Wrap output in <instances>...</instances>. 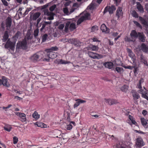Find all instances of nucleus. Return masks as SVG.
I'll return each mask as SVG.
<instances>
[{
  "label": "nucleus",
  "instance_id": "f257e3e1",
  "mask_svg": "<svg viewBox=\"0 0 148 148\" xmlns=\"http://www.w3.org/2000/svg\"><path fill=\"white\" fill-rule=\"evenodd\" d=\"M130 36L131 38L133 39L132 41L135 40L138 36L139 40L142 42L145 41V36L143 33H138V34L137 32L134 30H133L130 33Z\"/></svg>",
  "mask_w": 148,
  "mask_h": 148
},
{
  "label": "nucleus",
  "instance_id": "f03ea898",
  "mask_svg": "<svg viewBox=\"0 0 148 148\" xmlns=\"http://www.w3.org/2000/svg\"><path fill=\"white\" fill-rule=\"evenodd\" d=\"M90 19V15L86 11L84 12L81 15V17L79 18L77 22V24L79 25L82 22L86 20H89Z\"/></svg>",
  "mask_w": 148,
  "mask_h": 148
},
{
  "label": "nucleus",
  "instance_id": "7ed1b4c3",
  "mask_svg": "<svg viewBox=\"0 0 148 148\" xmlns=\"http://www.w3.org/2000/svg\"><path fill=\"white\" fill-rule=\"evenodd\" d=\"M57 56V53L53 52H47L46 55L45 56V57L43 59L44 61H46L48 62L49 61L50 59L54 58Z\"/></svg>",
  "mask_w": 148,
  "mask_h": 148
},
{
  "label": "nucleus",
  "instance_id": "20e7f679",
  "mask_svg": "<svg viewBox=\"0 0 148 148\" xmlns=\"http://www.w3.org/2000/svg\"><path fill=\"white\" fill-rule=\"evenodd\" d=\"M69 28L71 31L73 30L76 28L75 23H71V22L69 21H67L65 27V31L66 32H67Z\"/></svg>",
  "mask_w": 148,
  "mask_h": 148
},
{
  "label": "nucleus",
  "instance_id": "39448f33",
  "mask_svg": "<svg viewBox=\"0 0 148 148\" xmlns=\"http://www.w3.org/2000/svg\"><path fill=\"white\" fill-rule=\"evenodd\" d=\"M31 9L32 8H20L18 10V12L20 14V16H23L27 14Z\"/></svg>",
  "mask_w": 148,
  "mask_h": 148
},
{
  "label": "nucleus",
  "instance_id": "423d86ee",
  "mask_svg": "<svg viewBox=\"0 0 148 148\" xmlns=\"http://www.w3.org/2000/svg\"><path fill=\"white\" fill-rule=\"evenodd\" d=\"M27 42L26 38H25L22 41H19L18 42L17 44L16 47V50L17 51L18 49H24L26 47Z\"/></svg>",
  "mask_w": 148,
  "mask_h": 148
},
{
  "label": "nucleus",
  "instance_id": "0eeeda50",
  "mask_svg": "<svg viewBox=\"0 0 148 148\" xmlns=\"http://www.w3.org/2000/svg\"><path fill=\"white\" fill-rule=\"evenodd\" d=\"M43 12L44 15L49 16L46 18L47 20H51L53 19V16L54 15V13L51 11L49 12L48 9L43 10Z\"/></svg>",
  "mask_w": 148,
  "mask_h": 148
},
{
  "label": "nucleus",
  "instance_id": "6e6552de",
  "mask_svg": "<svg viewBox=\"0 0 148 148\" xmlns=\"http://www.w3.org/2000/svg\"><path fill=\"white\" fill-rule=\"evenodd\" d=\"M144 145V143L142 138H138L136 140L135 147L136 148H140Z\"/></svg>",
  "mask_w": 148,
  "mask_h": 148
},
{
  "label": "nucleus",
  "instance_id": "1a4fd4ad",
  "mask_svg": "<svg viewBox=\"0 0 148 148\" xmlns=\"http://www.w3.org/2000/svg\"><path fill=\"white\" fill-rule=\"evenodd\" d=\"M14 44L13 42H11L8 40L5 45V48L10 49L12 51H14Z\"/></svg>",
  "mask_w": 148,
  "mask_h": 148
},
{
  "label": "nucleus",
  "instance_id": "9d476101",
  "mask_svg": "<svg viewBox=\"0 0 148 148\" xmlns=\"http://www.w3.org/2000/svg\"><path fill=\"white\" fill-rule=\"evenodd\" d=\"M88 54L90 57L93 59H99L102 57L101 55L91 51L88 52Z\"/></svg>",
  "mask_w": 148,
  "mask_h": 148
},
{
  "label": "nucleus",
  "instance_id": "9b49d317",
  "mask_svg": "<svg viewBox=\"0 0 148 148\" xmlns=\"http://www.w3.org/2000/svg\"><path fill=\"white\" fill-rule=\"evenodd\" d=\"M75 8H72L69 10L67 7L63 8V10L64 13L66 15H69L72 13L75 10Z\"/></svg>",
  "mask_w": 148,
  "mask_h": 148
},
{
  "label": "nucleus",
  "instance_id": "f8f14e48",
  "mask_svg": "<svg viewBox=\"0 0 148 148\" xmlns=\"http://www.w3.org/2000/svg\"><path fill=\"white\" fill-rule=\"evenodd\" d=\"M116 9V8L115 7V6L113 5H112L111 7H107L105 8L103 12L104 13H105L107 11H108L110 14H112L113 12Z\"/></svg>",
  "mask_w": 148,
  "mask_h": 148
},
{
  "label": "nucleus",
  "instance_id": "ddd939ff",
  "mask_svg": "<svg viewBox=\"0 0 148 148\" xmlns=\"http://www.w3.org/2000/svg\"><path fill=\"white\" fill-rule=\"evenodd\" d=\"M15 113L17 116L20 117V119L22 122H25L26 121V115L25 114L19 112H16Z\"/></svg>",
  "mask_w": 148,
  "mask_h": 148
},
{
  "label": "nucleus",
  "instance_id": "4468645a",
  "mask_svg": "<svg viewBox=\"0 0 148 148\" xmlns=\"http://www.w3.org/2000/svg\"><path fill=\"white\" fill-rule=\"evenodd\" d=\"M76 101V103L74 104L73 107L74 108L77 107L79 106L80 103H84L86 102V101L82 100L80 99H77L75 100Z\"/></svg>",
  "mask_w": 148,
  "mask_h": 148
},
{
  "label": "nucleus",
  "instance_id": "2eb2a0df",
  "mask_svg": "<svg viewBox=\"0 0 148 148\" xmlns=\"http://www.w3.org/2000/svg\"><path fill=\"white\" fill-rule=\"evenodd\" d=\"M70 42L74 45L76 46H79L82 45L81 42H80L79 40L75 39H72L70 40Z\"/></svg>",
  "mask_w": 148,
  "mask_h": 148
},
{
  "label": "nucleus",
  "instance_id": "dca6fc26",
  "mask_svg": "<svg viewBox=\"0 0 148 148\" xmlns=\"http://www.w3.org/2000/svg\"><path fill=\"white\" fill-rule=\"evenodd\" d=\"M127 52L128 53L129 56L131 58L133 63H134L135 60V57L134 54L132 52L131 50L129 49H127Z\"/></svg>",
  "mask_w": 148,
  "mask_h": 148
},
{
  "label": "nucleus",
  "instance_id": "f3484780",
  "mask_svg": "<svg viewBox=\"0 0 148 148\" xmlns=\"http://www.w3.org/2000/svg\"><path fill=\"white\" fill-rule=\"evenodd\" d=\"M132 95L133 97V99L135 102H136V100L138 99L140 97L138 94L134 90H132Z\"/></svg>",
  "mask_w": 148,
  "mask_h": 148
},
{
  "label": "nucleus",
  "instance_id": "a211bd4d",
  "mask_svg": "<svg viewBox=\"0 0 148 148\" xmlns=\"http://www.w3.org/2000/svg\"><path fill=\"white\" fill-rule=\"evenodd\" d=\"M12 21V19L10 17H8L6 21V25L7 29L9 30L11 26Z\"/></svg>",
  "mask_w": 148,
  "mask_h": 148
},
{
  "label": "nucleus",
  "instance_id": "6ab92c4d",
  "mask_svg": "<svg viewBox=\"0 0 148 148\" xmlns=\"http://www.w3.org/2000/svg\"><path fill=\"white\" fill-rule=\"evenodd\" d=\"M127 122L130 125H132V124L136 125L137 123L133 117L130 115L129 116V119L127 120Z\"/></svg>",
  "mask_w": 148,
  "mask_h": 148
},
{
  "label": "nucleus",
  "instance_id": "aec40b11",
  "mask_svg": "<svg viewBox=\"0 0 148 148\" xmlns=\"http://www.w3.org/2000/svg\"><path fill=\"white\" fill-rule=\"evenodd\" d=\"M39 58V56L37 53H35L31 56L30 59L32 61L36 62L38 60Z\"/></svg>",
  "mask_w": 148,
  "mask_h": 148
},
{
  "label": "nucleus",
  "instance_id": "412c9836",
  "mask_svg": "<svg viewBox=\"0 0 148 148\" xmlns=\"http://www.w3.org/2000/svg\"><path fill=\"white\" fill-rule=\"evenodd\" d=\"M87 48L88 50L93 51H97L99 49V47L97 46L92 45H90Z\"/></svg>",
  "mask_w": 148,
  "mask_h": 148
},
{
  "label": "nucleus",
  "instance_id": "4be33fe9",
  "mask_svg": "<svg viewBox=\"0 0 148 148\" xmlns=\"http://www.w3.org/2000/svg\"><path fill=\"white\" fill-rule=\"evenodd\" d=\"M101 29L102 32H104L106 33L109 32V29L106 27L104 24H103L101 25Z\"/></svg>",
  "mask_w": 148,
  "mask_h": 148
},
{
  "label": "nucleus",
  "instance_id": "5701e85b",
  "mask_svg": "<svg viewBox=\"0 0 148 148\" xmlns=\"http://www.w3.org/2000/svg\"><path fill=\"white\" fill-rule=\"evenodd\" d=\"M123 13L122 11V8L121 7H119L118 8L116 13V15L117 16L118 18L122 16Z\"/></svg>",
  "mask_w": 148,
  "mask_h": 148
},
{
  "label": "nucleus",
  "instance_id": "b1692460",
  "mask_svg": "<svg viewBox=\"0 0 148 148\" xmlns=\"http://www.w3.org/2000/svg\"><path fill=\"white\" fill-rule=\"evenodd\" d=\"M2 84L4 86L8 87L10 86V84L8 82V80L7 78L4 77H3L2 79Z\"/></svg>",
  "mask_w": 148,
  "mask_h": 148
},
{
  "label": "nucleus",
  "instance_id": "393cba45",
  "mask_svg": "<svg viewBox=\"0 0 148 148\" xmlns=\"http://www.w3.org/2000/svg\"><path fill=\"white\" fill-rule=\"evenodd\" d=\"M139 19L140 21L142 24L144 25V27L146 28V29H148V24L147 22L141 17H139Z\"/></svg>",
  "mask_w": 148,
  "mask_h": 148
},
{
  "label": "nucleus",
  "instance_id": "a878e982",
  "mask_svg": "<svg viewBox=\"0 0 148 148\" xmlns=\"http://www.w3.org/2000/svg\"><path fill=\"white\" fill-rule=\"evenodd\" d=\"M104 65L106 67L109 69H112L113 66V63L110 62H106L104 64Z\"/></svg>",
  "mask_w": 148,
  "mask_h": 148
},
{
  "label": "nucleus",
  "instance_id": "bb28decb",
  "mask_svg": "<svg viewBox=\"0 0 148 148\" xmlns=\"http://www.w3.org/2000/svg\"><path fill=\"white\" fill-rule=\"evenodd\" d=\"M140 60L141 62L143 63L146 66H148L147 61L145 60L144 57L142 55H141L140 56Z\"/></svg>",
  "mask_w": 148,
  "mask_h": 148
},
{
  "label": "nucleus",
  "instance_id": "cd10ccee",
  "mask_svg": "<svg viewBox=\"0 0 148 148\" xmlns=\"http://www.w3.org/2000/svg\"><path fill=\"white\" fill-rule=\"evenodd\" d=\"M141 49L145 52H147L148 51V47L144 43L142 44Z\"/></svg>",
  "mask_w": 148,
  "mask_h": 148
},
{
  "label": "nucleus",
  "instance_id": "c85d7f7f",
  "mask_svg": "<svg viewBox=\"0 0 148 148\" xmlns=\"http://www.w3.org/2000/svg\"><path fill=\"white\" fill-rule=\"evenodd\" d=\"M137 8L138 11L141 13H143L144 10L141 5L138 2L137 3Z\"/></svg>",
  "mask_w": 148,
  "mask_h": 148
},
{
  "label": "nucleus",
  "instance_id": "c756f323",
  "mask_svg": "<svg viewBox=\"0 0 148 148\" xmlns=\"http://www.w3.org/2000/svg\"><path fill=\"white\" fill-rule=\"evenodd\" d=\"M32 116L35 119L38 120L40 118V115L37 112L35 111L33 114Z\"/></svg>",
  "mask_w": 148,
  "mask_h": 148
},
{
  "label": "nucleus",
  "instance_id": "7c9ffc66",
  "mask_svg": "<svg viewBox=\"0 0 148 148\" xmlns=\"http://www.w3.org/2000/svg\"><path fill=\"white\" fill-rule=\"evenodd\" d=\"M51 5L50 6H50V8H49V10L50 11L52 12L56 8V4H53L52 3V2H51Z\"/></svg>",
  "mask_w": 148,
  "mask_h": 148
},
{
  "label": "nucleus",
  "instance_id": "2f4dec72",
  "mask_svg": "<svg viewBox=\"0 0 148 148\" xmlns=\"http://www.w3.org/2000/svg\"><path fill=\"white\" fill-rule=\"evenodd\" d=\"M117 23V22L116 21L113 20L111 21V24H110V27L112 28H113V29L116 26V25Z\"/></svg>",
  "mask_w": 148,
  "mask_h": 148
},
{
  "label": "nucleus",
  "instance_id": "473e14b6",
  "mask_svg": "<svg viewBox=\"0 0 148 148\" xmlns=\"http://www.w3.org/2000/svg\"><path fill=\"white\" fill-rule=\"evenodd\" d=\"M57 49L58 48L56 47H52L49 49H46L45 51L47 52H53V51H56Z\"/></svg>",
  "mask_w": 148,
  "mask_h": 148
},
{
  "label": "nucleus",
  "instance_id": "72a5a7b5",
  "mask_svg": "<svg viewBox=\"0 0 148 148\" xmlns=\"http://www.w3.org/2000/svg\"><path fill=\"white\" fill-rule=\"evenodd\" d=\"M41 14L39 12H37L34 13L33 15V18L34 20H36L40 16Z\"/></svg>",
  "mask_w": 148,
  "mask_h": 148
},
{
  "label": "nucleus",
  "instance_id": "f704fd0d",
  "mask_svg": "<svg viewBox=\"0 0 148 148\" xmlns=\"http://www.w3.org/2000/svg\"><path fill=\"white\" fill-rule=\"evenodd\" d=\"M141 121L142 125L145 127H147V122L146 119L143 118L141 119Z\"/></svg>",
  "mask_w": 148,
  "mask_h": 148
},
{
  "label": "nucleus",
  "instance_id": "c9c22d12",
  "mask_svg": "<svg viewBox=\"0 0 148 148\" xmlns=\"http://www.w3.org/2000/svg\"><path fill=\"white\" fill-rule=\"evenodd\" d=\"M128 88V86L126 85H124L122 86L121 88V90L123 92H126Z\"/></svg>",
  "mask_w": 148,
  "mask_h": 148
},
{
  "label": "nucleus",
  "instance_id": "e433bc0d",
  "mask_svg": "<svg viewBox=\"0 0 148 148\" xmlns=\"http://www.w3.org/2000/svg\"><path fill=\"white\" fill-rule=\"evenodd\" d=\"M139 92L142 94V97L148 101V97L144 94L143 90L141 89L139 90Z\"/></svg>",
  "mask_w": 148,
  "mask_h": 148
},
{
  "label": "nucleus",
  "instance_id": "4c0bfd02",
  "mask_svg": "<svg viewBox=\"0 0 148 148\" xmlns=\"http://www.w3.org/2000/svg\"><path fill=\"white\" fill-rule=\"evenodd\" d=\"M144 79L143 78H141L139 82V84L137 85V86L138 88L139 89H141L142 88V84L144 82Z\"/></svg>",
  "mask_w": 148,
  "mask_h": 148
},
{
  "label": "nucleus",
  "instance_id": "58836bf2",
  "mask_svg": "<svg viewBox=\"0 0 148 148\" xmlns=\"http://www.w3.org/2000/svg\"><path fill=\"white\" fill-rule=\"evenodd\" d=\"M8 32L7 31H5V32L4 34L3 37V41H5L8 38Z\"/></svg>",
  "mask_w": 148,
  "mask_h": 148
},
{
  "label": "nucleus",
  "instance_id": "ea45409f",
  "mask_svg": "<svg viewBox=\"0 0 148 148\" xmlns=\"http://www.w3.org/2000/svg\"><path fill=\"white\" fill-rule=\"evenodd\" d=\"M4 130L8 132H10L12 129L11 126L9 125H6L4 127Z\"/></svg>",
  "mask_w": 148,
  "mask_h": 148
},
{
  "label": "nucleus",
  "instance_id": "a19ab883",
  "mask_svg": "<svg viewBox=\"0 0 148 148\" xmlns=\"http://www.w3.org/2000/svg\"><path fill=\"white\" fill-rule=\"evenodd\" d=\"M134 63V66H125V68L126 69H133V68H135L136 66V63L134 62V63Z\"/></svg>",
  "mask_w": 148,
  "mask_h": 148
},
{
  "label": "nucleus",
  "instance_id": "79ce46f5",
  "mask_svg": "<svg viewBox=\"0 0 148 148\" xmlns=\"http://www.w3.org/2000/svg\"><path fill=\"white\" fill-rule=\"evenodd\" d=\"M38 127L41 128H45L47 127L46 125L42 123H38Z\"/></svg>",
  "mask_w": 148,
  "mask_h": 148
},
{
  "label": "nucleus",
  "instance_id": "37998d69",
  "mask_svg": "<svg viewBox=\"0 0 148 148\" xmlns=\"http://www.w3.org/2000/svg\"><path fill=\"white\" fill-rule=\"evenodd\" d=\"M51 5V3H48L45 5L42 6L41 7V9H45Z\"/></svg>",
  "mask_w": 148,
  "mask_h": 148
},
{
  "label": "nucleus",
  "instance_id": "c03bdc74",
  "mask_svg": "<svg viewBox=\"0 0 148 148\" xmlns=\"http://www.w3.org/2000/svg\"><path fill=\"white\" fill-rule=\"evenodd\" d=\"M98 27L97 26H94L91 29V32H95L98 30Z\"/></svg>",
  "mask_w": 148,
  "mask_h": 148
},
{
  "label": "nucleus",
  "instance_id": "a18cd8bd",
  "mask_svg": "<svg viewBox=\"0 0 148 148\" xmlns=\"http://www.w3.org/2000/svg\"><path fill=\"white\" fill-rule=\"evenodd\" d=\"M90 39L92 40L93 42H100V41L99 40L98 38L96 37H92Z\"/></svg>",
  "mask_w": 148,
  "mask_h": 148
},
{
  "label": "nucleus",
  "instance_id": "49530a36",
  "mask_svg": "<svg viewBox=\"0 0 148 148\" xmlns=\"http://www.w3.org/2000/svg\"><path fill=\"white\" fill-rule=\"evenodd\" d=\"M39 33V30L38 29H35L34 31V36L36 38L38 35Z\"/></svg>",
  "mask_w": 148,
  "mask_h": 148
},
{
  "label": "nucleus",
  "instance_id": "de8ad7c7",
  "mask_svg": "<svg viewBox=\"0 0 148 148\" xmlns=\"http://www.w3.org/2000/svg\"><path fill=\"white\" fill-rule=\"evenodd\" d=\"M111 99H105V102L107 103H108V104L110 105H112L111 104Z\"/></svg>",
  "mask_w": 148,
  "mask_h": 148
},
{
  "label": "nucleus",
  "instance_id": "09e8293b",
  "mask_svg": "<svg viewBox=\"0 0 148 148\" xmlns=\"http://www.w3.org/2000/svg\"><path fill=\"white\" fill-rule=\"evenodd\" d=\"M64 26V24L63 23H61L59 25L58 28L61 30L63 29Z\"/></svg>",
  "mask_w": 148,
  "mask_h": 148
},
{
  "label": "nucleus",
  "instance_id": "8fccbe9b",
  "mask_svg": "<svg viewBox=\"0 0 148 148\" xmlns=\"http://www.w3.org/2000/svg\"><path fill=\"white\" fill-rule=\"evenodd\" d=\"M71 62H68L66 61L63 60H61L60 61V63L61 64H66L68 63H70Z\"/></svg>",
  "mask_w": 148,
  "mask_h": 148
},
{
  "label": "nucleus",
  "instance_id": "3c124183",
  "mask_svg": "<svg viewBox=\"0 0 148 148\" xmlns=\"http://www.w3.org/2000/svg\"><path fill=\"white\" fill-rule=\"evenodd\" d=\"M18 141V138L16 136H14L13 137V143L14 144L17 143Z\"/></svg>",
  "mask_w": 148,
  "mask_h": 148
},
{
  "label": "nucleus",
  "instance_id": "603ef678",
  "mask_svg": "<svg viewBox=\"0 0 148 148\" xmlns=\"http://www.w3.org/2000/svg\"><path fill=\"white\" fill-rule=\"evenodd\" d=\"M111 104H112V105L114 104H116L118 103V102L117 100L113 99H111Z\"/></svg>",
  "mask_w": 148,
  "mask_h": 148
},
{
  "label": "nucleus",
  "instance_id": "864d4df0",
  "mask_svg": "<svg viewBox=\"0 0 148 148\" xmlns=\"http://www.w3.org/2000/svg\"><path fill=\"white\" fill-rule=\"evenodd\" d=\"M79 4L76 3H74L72 8H75V10L79 7Z\"/></svg>",
  "mask_w": 148,
  "mask_h": 148
},
{
  "label": "nucleus",
  "instance_id": "5fc2aeb1",
  "mask_svg": "<svg viewBox=\"0 0 148 148\" xmlns=\"http://www.w3.org/2000/svg\"><path fill=\"white\" fill-rule=\"evenodd\" d=\"M72 125L71 124H69L67 125L66 127V129L68 130H70L72 128Z\"/></svg>",
  "mask_w": 148,
  "mask_h": 148
},
{
  "label": "nucleus",
  "instance_id": "6e6d98bb",
  "mask_svg": "<svg viewBox=\"0 0 148 148\" xmlns=\"http://www.w3.org/2000/svg\"><path fill=\"white\" fill-rule=\"evenodd\" d=\"M132 16L135 18L138 17V15L137 13L135 11H133L132 13Z\"/></svg>",
  "mask_w": 148,
  "mask_h": 148
},
{
  "label": "nucleus",
  "instance_id": "4d7b16f0",
  "mask_svg": "<svg viewBox=\"0 0 148 148\" xmlns=\"http://www.w3.org/2000/svg\"><path fill=\"white\" fill-rule=\"evenodd\" d=\"M47 36V35L46 34H44L42 38V41L44 42L46 40Z\"/></svg>",
  "mask_w": 148,
  "mask_h": 148
},
{
  "label": "nucleus",
  "instance_id": "13d9d810",
  "mask_svg": "<svg viewBox=\"0 0 148 148\" xmlns=\"http://www.w3.org/2000/svg\"><path fill=\"white\" fill-rule=\"evenodd\" d=\"M123 69L122 68L119 67H116V68L115 70L118 73H120Z\"/></svg>",
  "mask_w": 148,
  "mask_h": 148
},
{
  "label": "nucleus",
  "instance_id": "bf43d9fd",
  "mask_svg": "<svg viewBox=\"0 0 148 148\" xmlns=\"http://www.w3.org/2000/svg\"><path fill=\"white\" fill-rule=\"evenodd\" d=\"M133 22L134 23L137 27H139L141 28V26L140 25V24L137 21H133Z\"/></svg>",
  "mask_w": 148,
  "mask_h": 148
},
{
  "label": "nucleus",
  "instance_id": "052dcab7",
  "mask_svg": "<svg viewBox=\"0 0 148 148\" xmlns=\"http://www.w3.org/2000/svg\"><path fill=\"white\" fill-rule=\"evenodd\" d=\"M14 90L15 93L18 94L20 95L22 93V91L19 90H16V89H14Z\"/></svg>",
  "mask_w": 148,
  "mask_h": 148
},
{
  "label": "nucleus",
  "instance_id": "680f3d73",
  "mask_svg": "<svg viewBox=\"0 0 148 148\" xmlns=\"http://www.w3.org/2000/svg\"><path fill=\"white\" fill-rule=\"evenodd\" d=\"M14 99L16 100H21L22 99V98L18 96H15L14 97Z\"/></svg>",
  "mask_w": 148,
  "mask_h": 148
},
{
  "label": "nucleus",
  "instance_id": "e2e57ef3",
  "mask_svg": "<svg viewBox=\"0 0 148 148\" xmlns=\"http://www.w3.org/2000/svg\"><path fill=\"white\" fill-rule=\"evenodd\" d=\"M3 4L5 6H7L8 5V3L7 1L5 0H1Z\"/></svg>",
  "mask_w": 148,
  "mask_h": 148
},
{
  "label": "nucleus",
  "instance_id": "0e129e2a",
  "mask_svg": "<svg viewBox=\"0 0 148 148\" xmlns=\"http://www.w3.org/2000/svg\"><path fill=\"white\" fill-rule=\"evenodd\" d=\"M46 25V24L44 23L42 24V27L41 28L40 30L42 31V29H43L45 28V27Z\"/></svg>",
  "mask_w": 148,
  "mask_h": 148
},
{
  "label": "nucleus",
  "instance_id": "69168bd1",
  "mask_svg": "<svg viewBox=\"0 0 148 148\" xmlns=\"http://www.w3.org/2000/svg\"><path fill=\"white\" fill-rule=\"evenodd\" d=\"M147 114V111L145 110H144L142 111V114L144 115H146Z\"/></svg>",
  "mask_w": 148,
  "mask_h": 148
},
{
  "label": "nucleus",
  "instance_id": "338daca9",
  "mask_svg": "<svg viewBox=\"0 0 148 148\" xmlns=\"http://www.w3.org/2000/svg\"><path fill=\"white\" fill-rule=\"evenodd\" d=\"M118 34L117 32H113L112 33V36L114 37L117 36Z\"/></svg>",
  "mask_w": 148,
  "mask_h": 148
},
{
  "label": "nucleus",
  "instance_id": "774afa93",
  "mask_svg": "<svg viewBox=\"0 0 148 148\" xmlns=\"http://www.w3.org/2000/svg\"><path fill=\"white\" fill-rule=\"evenodd\" d=\"M70 3L69 2H66V3L64 4V6L65 7H66V6L69 5V4Z\"/></svg>",
  "mask_w": 148,
  "mask_h": 148
}]
</instances>
